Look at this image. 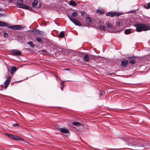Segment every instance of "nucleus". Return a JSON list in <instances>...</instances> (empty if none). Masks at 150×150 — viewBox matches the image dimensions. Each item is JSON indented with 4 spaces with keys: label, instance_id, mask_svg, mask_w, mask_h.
I'll list each match as a JSON object with an SVG mask.
<instances>
[{
    "label": "nucleus",
    "instance_id": "1",
    "mask_svg": "<svg viewBox=\"0 0 150 150\" xmlns=\"http://www.w3.org/2000/svg\"><path fill=\"white\" fill-rule=\"evenodd\" d=\"M136 31L138 32L150 30V24L146 25L144 24H136L135 25Z\"/></svg>",
    "mask_w": 150,
    "mask_h": 150
},
{
    "label": "nucleus",
    "instance_id": "2",
    "mask_svg": "<svg viewBox=\"0 0 150 150\" xmlns=\"http://www.w3.org/2000/svg\"><path fill=\"white\" fill-rule=\"evenodd\" d=\"M122 14V13L110 11L106 13V15L107 16H109L111 17L114 16H118Z\"/></svg>",
    "mask_w": 150,
    "mask_h": 150
},
{
    "label": "nucleus",
    "instance_id": "3",
    "mask_svg": "<svg viewBox=\"0 0 150 150\" xmlns=\"http://www.w3.org/2000/svg\"><path fill=\"white\" fill-rule=\"evenodd\" d=\"M68 16L69 19L75 25L79 26H82V24L78 20L72 17L69 15H68Z\"/></svg>",
    "mask_w": 150,
    "mask_h": 150
},
{
    "label": "nucleus",
    "instance_id": "4",
    "mask_svg": "<svg viewBox=\"0 0 150 150\" xmlns=\"http://www.w3.org/2000/svg\"><path fill=\"white\" fill-rule=\"evenodd\" d=\"M5 134L6 135L9 137L11 139H12L15 140H20L21 141H23V139L18 136H17L12 134Z\"/></svg>",
    "mask_w": 150,
    "mask_h": 150
},
{
    "label": "nucleus",
    "instance_id": "5",
    "mask_svg": "<svg viewBox=\"0 0 150 150\" xmlns=\"http://www.w3.org/2000/svg\"><path fill=\"white\" fill-rule=\"evenodd\" d=\"M16 5L17 7L19 8L29 10L32 9V8L31 7L25 5L24 4H20L17 3L16 4Z\"/></svg>",
    "mask_w": 150,
    "mask_h": 150
},
{
    "label": "nucleus",
    "instance_id": "6",
    "mask_svg": "<svg viewBox=\"0 0 150 150\" xmlns=\"http://www.w3.org/2000/svg\"><path fill=\"white\" fill-rule=\"evenodd\" d=\"M8 28L13 30H19L23 29V27L21 25H15L12 26H10Z\"/></svg>",
    "mask_w": 150,
    "mask_h": 150
},
{
    "label": "nucleus",
    "instance_id": "7",
    "mask_svg": "<svg viewBox=\"0 0 150 150\" xmlns=\"http://www.w3.org/2000/svg\"><path fill=\"white\" fill-rule=\"evenodd\" d=\"M11 80V77H8L4 83V87L6 88L9 84Z\"/></svg>",
    "mask_w": 150,
    "mask_h": 150
},
{
    "label": "nucleus",
    "instance_id": "8",
    "mask_svg": "<svg viewBox=\"0 0 150 150\" xmlns=\"http://www.w3.org/2000/svg\"><path fill=\"white\" fill-rule=\"evenodd\" d=\"M12 52L13 55H19L21 54V52L16 50H12Z\"/></svg>",
    "mask_w": 150,
    "mask_h": 150
},
{
    "label": "nucleus",
    "instance_id": "9",
    "mask_svg": "<svg viewBox=\"0 0 150 150\" xmlns=\"http://www.w3.org/2000/svg\"><path fill=\"white\" fill-rule=\"evenodd\" d=\"M60 132L64 133H69V130L65 128H62L60 129Z\"/></svg>",
    "mask_w": 150,
    "mask_h": 150
},
{
    "label": "nucleus",
    "instance_id": "10",
    "mask_svg": "<svg viewBox=\"0 0 150 150\" xmlns=\"http://www.w3.org/2000/svg\"><path fill=\"white\" fill-rule=\"evenodd\" d=\"M128 63V61L127 60H124L122 61L121 63V65L122 67H125L127 65Z\"/></svg>",
    "mask_w": 150,
    "mask_h": 150
},
{
    "label": "nucleus",
    "instance_id": "11",
    "mask_svg": "<svg viewBox=\"0 0 150 150\" xmlns=\"http://www.w3.org/2000/svg\"><path fill=\"white\" fill-rule=\"evenodd\" d=\"M30 31H31L35 35H40V31L38 30H30Z\"/></svg>",
    "mask_w": 150,
    "mask_h": 150
},
{
    "label": "nucleus",
    "instance_id": "12",
    "mask_svg": "<svg viewBox=\"0 0 150 150\" xmlns=\"http://www.w3.org/2000/svg\"><path fill=\"white\" fill-rule=\"evenodd\" d=\"M16 70V67H13L11 69V71H10V74H13V72Z\"/></svg>",
    "mask_w": 150,
    "mask_h": 150
},
{
    "label": "nucleus",
    "instance_id": "13",
    "mask_svg": "<svg viewBox=\"0 0 150 150\" xmlns=\"http://www.w3.org/2000/svg\"><path fill=\"white\" fill-rule=\"evenodd\" d=\"M89 56L88 54L85 55L83 57L84 60L86 62H88L89 59Z\"/></svg>",
    "mask_w": 150,
    "mask_h": 150
},
{
    "label": "nucleus",
    "instance_id": "14",
    "mask_svg": "<svg viewBox=\"0 0 150 150\" xmlns=\"http://www.w3.org/2000/svg\"><path fill=\"white\" fill-rule=\"evenodd\" d=\"M72 124L73 125L80 126H81V124L80 123L78 122H72Z\"/></svg>",
    "mask_w": 150,
    "mask_h": 150
},
{
    "label": "nucleus",
    "instance_id": "15",
    "mask_svg": "<svg viewBox=\"0 0 150 150\" xmlns=\"http://www.w3.org/2000/svg\"><path fill=\"white\" fill-rule=\"evenodd\" d=\"M7 26V25L6 23L4 22L0 21V26Z\"/></svg>",
    "mask_w": 150,
    "mask_h": 150
},
{
    "label": "nucleus",
    "instance_id": "16",
    "mask_svg": "<svg viewBox=\"0 0 150 150\" xmlns=\"http://www.w3.org/2000/svg\"><path fill=\"white\" fill-rule=\"evenodd\" d=\"M69 4L72 6H76L77 5L76 4L74 1H69Z\"/></svg>",
    "mask_w": 150,
    "mask_h": 150
},
{
    "label": "nucleus",
    "instance_id": "17",
    "mask_svg": "<svg viewBox=\"0 0 150 150\" xmlns=\"http://www.w3.org/2000/svg\"><path fill=\"white\" fill-rule=\"evenodd\" d=\"M144 146L145 149L149 148L150 147V142L145 144Z\"/></svg>",
    "mask_w": 150,
    "mask_h": 150
},
{
    "label": "nucleus",
    "instance_id": "18",
    "mask_svg": "<svg viewBox=\"0 0 150 150\" xmlns=\"http://www.w3.org/2000/svg\"><path fill=\"white\" fill-rule=\"evenodd\" d=\"M64 33L63 31L61 32L58 35V36L59 37L62 38H63L64 36Z\"/></svg>",
    "mask_w": 150,
    "mask_h": 150
},
{
    "label": "nucleus",
    "instance_id": "19",
    "mask_svg": "<svg viewBox=\"0 0 150 150\" xmlns=\"http://www.w3.org/2000/svg\"><path fill=\"white\" fill-rule=\"evenodd\" d=\"M38 1L37 0H35L32 3V6L35 7L38 3Z\"/></svg>",
    "mask_w": 150,
    "mask_h": 150
},
{
    "label": "nucleus",
    "instance_id": "20",
    "mask_svg": "<svg viewBox=\"0 0 150 150\" xmlns=\"http://www.w3.org/2000/svg\"><path fill=\"white\" fill-rule=\"evenodd\" d=\"M86 21L88 23H91L92 22V20L91 19L90 17H87L86 18Z\"/></svg>",
    "mask_w": 150,
    "mask_h": 150
},
{
    "label": "nucleus",
    "instance_id": "21",
    "mask_svg": "<svg viewBox=\"0 0 150 150\" xmlns=\"http://www.w3.org/2000/svg\"><path fill=\"white\" fill-rule=\"evenodd\" d=\"M99 28L100 30H101L105 31V27L103 25H101L99 27Z\"/></svg>",
    "mask_w": 150,
    "mask_h": 150
},
{
    "label": "nucleus",
    "instance_id": "22",
    "mask_svg": "<svg viewBox=\"0 0 150 150\" xmlns=\"http://www.w3.org/2000/svg\"><path fill=\"white\" fill-rule=\"evenodd\" d=\"M131 32V30L129 29H127L125 30V33L126 34H130Z\"/></svg>",
    "mask_w": 150,
    "mask_h": 150
},
{
    "label": "nucleus",
    "instance_id": "23",
    "mask_svg": "<svg viewBox=\"0 0 150 150\" xmlns=\"http://www.w3.org/2000/svg\"><path fill=\"white\" fill-rule=\"evenodd\" d=\"M97 13L99 14L100 15L104 13V12L100 9H98L97 10Z\"/></svg>",
    "mask_w": 150,
    "mask_h": 150
},
{
    "label": "nucleus",
    "instance_id": "24",
    "mask_svg": "<svg viewBox=\"0 0 150 150\" xmlns=\"http://www.w3.org/2000/svg\"><path fill=\"white\" fill-rule=\"evenodd\" d=\"M36 40L38 42H42V40L38 37L36 38Z\"/></svg>",
    "mask_w": 150,
    "mask_h": 150
},
{
    "label": "nucleus",
    "instance_id": "25",
    "mask_svg": "<svg viewBox=\"0 0 150 150\" xmlns=\"http://www.w3.org/2000/svg\"><path fill=\"white\" fill-rule=\"evenodd\" d=\"M77 13L76 12H73L72 14L71 15V16L72 17H75L77 16Z\"/></svg>",
    "mask_w": 150,
    "mask_h": 150
},
{
    "label": "nucleus",
    "instance_id": "26",
    "mask_svg": "<svg viewBox=\"0 0 150 150\" xmlns=\"http://www.w3.org/2000/svg\"><path fill=\"white\" fill-rule=\"evenodd\" d=\"M139 147V150H143L145 149L144 146H140Z\"/></svg>",
    "mask_w": 150,
    "mask_h": 150
},
{
    "label": "nucleus",
    "instance_id": "27",
    "mask_svg": "<svg viewBox=\"0 0 150 150\" xmlns=\"http://www.w3.org/2000/svg\"><path fill=\"white\" fill-rule=\"evenodd\" d=\"M89 59H94L95 57V56L93 55L90 54L89 55Z\"/></svg>",
    "mask_w": 150,
    "mask_h": 150
},
{
    "label": "nucleus",
    "instance_id": "28",
    "mask_svg": "<svg viewBox=\"0 0 150 150\" xmlns=\"http://www.w3.org/2000/svg\"><path fill=\"white\" fill-rule=\"evenodd\" d=\"M28 44L30 45V46L32 47H33L34 45L32 42H28Z\"/></svg>",
    "mask_w": 150,
    "mask_h": 150
},
{
    "label": "nucleus",
    "instance_id": "29",
    "mask_svg": "<svg viewBox=\"0 0 150 150\" xmlns=\"http://www.w3.org/2000/svg\"><path fill=\"white\" fill-rule=\"evenodd\" d=\"M107 26L109 28H112V25L110 23H108L107 24Z\"/></svg>",
    "mask_w": 150,
    "mask_h": 150
},
{
    "label": "nucleus",
    "instance_id": "30",
    "mask_svg": "<svg viewBox=\"0 0 150 150\" xmlns=\"http://www.w3.org/2000/svg\"><path fill=\"white\" fill-rule=\"evenodd\" d=\"M129 62L131 64H134L135 63V61L134 60L132 59L129 61Z\"/></svg>",
    "mask_w": 150,
    "mask_h": 150
},
{
    "label": "nucleus",
    "instance_id": "31",
    "mask_svg": "<svg viewBox=\"0 0 150 150\" xmlns=\"http://www.w3.org/2000/svg\"><path fill=\"white\" fill-rule=\"evenodd\" d=\"M61 85V89L62 91L63 89V88L64 87V84H62V85Z\"/></svg>",
    "mask_w": 150,
    "mask_h": 150
},
{
    "label": "nucleus",
    "instance_id": "32",
    "mask_svg": "<svg viewBox=\"0 0 150 150\" xmlns=\"http://www.w3.org/2000/svg\"><path fill=\"white\" fill-rule=\"evenodd\" d=\"M150 8V3H149L148 4V5H147V7L146 8V9H148L149 8Z\"/></svg>",
    "mask_w": 150,
    "mask_h": 150
},
{
    "label": "nucleus",
    "instance_id": "33",
    "mask_svg": "<svg viewBox=\"0 0 150 150\" xmlns=\"http://www.w3.org/2000/svg\"><path fill=\"white\" fill-rule=\"evenodd\" d=\"M4 36L5 37H6L8 36V35L6 33H4Z\"/></svg>",
    "mask_w": 150,
    "mask_h": 150
},
{
    "label": "nucleus",
    "instance_id": "34",
    "mask_svg": "<svg viewBox=\"0 0 150 150\" xmlns=\"http://www.w3.org/2000/svg\"><path fill=\"white\" fill-rule=\"evenodd\" d=\"M60 81H61V85L64 84V83L65 82V81H63L61 80V79H60Z\"/></svg>",
    "mask_w": 150,
    "mask_h": 150
},
{
    "label": "nucleus",
    "instance_id": "35",
    "mask_svg": "<svg viewBox=\"0 0 150 150\" xmlns=\"http://www.w3.org/2000/svg\"><path fill=\"white\" fill-rule=\"evenodd\" d=\"M41 51L42 52L46 53L47 52V51L45 50H41Z\"/></svg>",
    "mask_w": 150,
    "mask_h": 150
},
{
    "label": "nucleus",
    "instance_id": "36",
    "mask_svg": "<svg viewBox=\"0 0 150 150\" xmlns=\"http://www.w3.org/2000/svg\"><path fill=\"white\" fill-rule=\"evenodd\" d=\"M120 25V23L119 22H117L116 23V25L118 26H119Z\"/></svg>",
    "mask_w": 150,
    "mask_h": 150
},
{
    "label": "nucleus",
    "instance_id": "37",
    "mask_svg": "<svg viewBox=\"0 0 150 150\" xmlns=\"http://www.w3.org/2000/svg\"><path fill=\"white\" fill-rule=\"evenodd\" d=\"M61 128H59V127H56V129L58 131H60V129H61Z\"/></svg>",
    "mask_w": 150,
    "mask_h": 150
},
{
    "label": "nucleus",
    "instance_id": "38",
    "mask_svg": "<svg viewBox=\"0 0 150 150\" xmlns=\"http://www.w3.org/2000/svg\"><path fill=\"white\" fill-rule=\"evenodd\" d=\"M135 12H136V11L135 10L131 11L130 12V13H134Z\"/></svg>",
    "mask_w": 150,
    "mask_h": 150
},
{
    "label": "nucleus",
    "instance_id": "39",
    "mask_svg": "<svg viewBox=\"0 0 150 150\" xmlns=\"http://www.w3.org/2000/svg\"><path fill=\"white\" fill-rule=\"evenodd\" d=\"M13 126H18V123H15L13 125Z\"/></svg>",
    "mask_w": 150,
    "mask_h": 150
},
{
    "label": "nucleus",
    "instance_id": "40",
    "mask_svg": "<svg viewBox=\"0 0 150 150\" xmlns=\"http://www.w3.org/2000/svg\"><path fill=\"white\" fill-rule=\"evenodd\" d=\"M84 12L83 11L81 12V16H83L84 15Z\"/></svg>",
    "mask_w": 150,
    "mask_h": 150
},
{
    "label": "nucleus",
    "instance_id": "41",
    "mask_svg": "<svg viewBox=\"0 0 150 150\" xmlns=\"http://www.w3.org/2000/svg\"><path fill=\"white\" fill-rule=\"evenodd\" d=\"M19 1H20V3H22L23 2V0H18Z\"/></svg>",
    "mask_w": 150,
    "mask_h": 150
},
{
    "label": "nucleus",
    "instance_id": "42",
    "mask_svg": "<svg viewBox=\"0 0 150 150\" xmlns=\"http://www.w3.org/2000/svg\"><path fill=\"white\" fill-rule=\"evenodd\" d=\"M12 0H9V2H11Z\"/></svg>",
    "mask_w": 150,
    "mask_h": 150
},
{
    "label": "nucleus",
    "instance_id": "43",
    "mask_svg": "<svg viewBox=\"0 0 150 150\" xmlns=\"http://www.w3.org/2000/svg\"><path fill=\"white\" fill-rule=\"evenodd\" d=\"M2 10V9L0 8V11Z\"/></svg>",
    "mask_w": 150,
    "mask_h": 150
},
{
    "label": "nucleus",
    "instance_id": "44",
    "mask_svg": "<svg viewBox=\"0 0 150 150\" xmlns=\"http://www.w3.org/2000/svg\"><path fill=\"white\" fill-rule=\"evenodd\" d=\"M114 74L110 73V74H109L110 75H111V74Z\"/></svg>",
    "mask_w": 150,
    "mask_h": 150
},
{
    "label": "nucleus",
    "instance_id": "45",
    "mask_svg": "<svg viewBox=\"0 0 150 150\" xmlns=\"http://www.w3.org/2000/svg\"><path fill=\"white\" fill-rule=\"evenodd\" d=\"M1 87H3V85H1Z\"/></svg>",
    "mask_w": 150,
    "mask_h": 150
},
{
    "label": "nucleus",
    "instance_id": "46",
    "mask_svg": "<svg viewBox=\"0 0 150 150\" xmlns=\"http://www.w3.org/2000/svg\"><path fill=\"white\" fill-rule=\"evenodd\" d=\"M100 96H101L102 95V94H101V93H100Z\"/></svg>",
    "mask_w": 150,
    "mask_h": 150
}]
</instances>
